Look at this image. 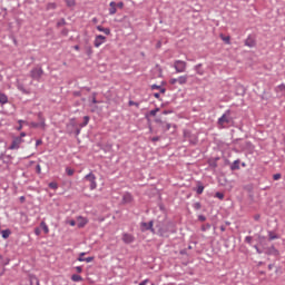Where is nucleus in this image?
<instances>
[{"label": "nucleus", "instance_id": "nucleus-1", "mask_svg": "<svg viewBox=\"0 0 285 285\" xmlns=\"http://www.w3.org/2000/svg\"><path fill=\"white\" fill-rule=\"evenodd\" d=\"M230 109H227L220 118H218L217 120V126L218 128L220 129H224L226 128V125L228 124H233V117H230Z\"/></svg>", "mask_w": 285, "mask_h": 285}, {"label": "nucleus", "instance_id": "nucleus-2", "mask_svg": "<svg viewBox=\"0 0 285 285\" xmlns=\"http://www.w3.org/2000/svg\"><path fill=\"white\" fill-rule=\"evenodd\" d=\"M168 233H177V230L175 229V224L173 222H168L166 225L158 228V235L160 237H168Z\"/></svg>", "mask_w": 285, "mask_h": 285}, {"label": "nucleus", "instance_id": "nucleus-3", "mask_svg": "<svg viewBox=\"0 0 285 285\" xmlns=\"http://www.w3.org/2000/svg\"><path fill=\"white\" fill-rule=\"evenodd\" d=\"M85 181H89V188L90 190H95L97 189V176H95L92 174V171H90L89 174H87L85 177H83Z\"/></svg>", "mask_w": 285, "mask_h": 285}, {"label": "nucleus", "instance_id": "nucleus-4", "mask_svg": "<svg viewBox=\"0 0 285 285\" xmlns=\"http://www.w3.org/2000/svg\"><path fill=\"white\" fill-rule=\"evenodd\" d=\"M30 77L33 81H41V77H43V69L41 67H36L30 71Z\"/></svg>", "mask_w": 285, "mask_h": 285}, {"label": "nucleus", "instance_id": "nucleus-5", "mask_svg": "<svg viewBox=\"0 0 285 285\" xmlns=\"http://www.w3.org/2000/svg\"><path fill=\"white\" fill-rule=\"evenodd\" d=\"M23 138L14 137L11 141V145L8 147V150H19L21 148V144H23Z\"/></svg>", "mask_w": 285, "mask_h": 285}, {"label": "nucleus", "instance_id": "nucleus-6", "mask_svg": "<svg viewBox=\"0 0 285 285\" xmlns=\"http://www.w3.org/2000/svg\"><path fill=\"white\" fill-rule=\"evenodd\" d=\"M187 66H188V63H186V61H184V60H175L174 61V68H175L176 72H186Z\"/></svg>", "mask_w": 285, "mask_h": 285}, {"label": "nucleus", "instance_id": "nucleus-7", "mask_svg": "<svg viewBox=\"0 0 285 285\" xmlns=\"http://www.w3.org/2000/svg\"><path fill=\"white\" fill-rule=\"evenodd\" d=\"M154 222L150 220L149 223H140V230L142 233H146V230H150V233H155V228L153 227L154 226Z\"/></svg>", "mask_w": 285, "mask_h": 285}, {"label": "nucleus", "instance_id": "nucleus-8", "mask_svg": "<svg viewBox=\"0 0 285 285\" xmlns=\"http://www.w3.org/2000/svg\"><path fill=\"white\" fill-rule=\"evenodd\" d=\"M265 255H273V257H279V250L272 245L271 247L264 248Z\"/></svg>", "mask_w": 285, "mask_h": 285}, {"label": "nucleus", "instance_id": "nucleus-9", "mask_svg": "<svg viewBox=\"0 0 285 285\" xmlns=\"http://www.w3.org/2000/svg\"><path fill=\"white\" fill-rule=\"evenodd\" d=\"M245 46H247V48H255V46H257V40H255V36L249 35L245 40Z\"/></svg>", "mask_w": 285, "mask_h": 285}, {"label": "nucleus", "instance_id": "nucleus-10", "mask_svg": "<svg viewBox=\"0 0 285 285\" xmlns=\"http://www.w3.org/2000/svg\"><path fill=\"white\" fill-rule=\"evenodd\" d=\"M105 41H106V36H101V35L96 36L94 40L95 48H100L101 46H104Z\"/></svg>", "mask_w": 285, "mask_h": 285}, {"label": "nucleus", "instance_id": "nucleus-11", "mask_svg": "<svg viewBox=\"0 0 285 285\" xmlns=\"http://www.w3.org/2000/svg\"><path fill=\"white\" fill-rule=\"evenodd\" d=\"M122 242L124 244H132L135 242V236H132V234L124 233Z\"/></svg>", "mask_w": 285, "mask_h": 285}, {"label": "nucleus", "instance_id": "nucleus-12", "mask_svg": "<svg viewBox=\"0 0 285 285\" xmlns=\"http://www.w3.org/2000/svg\"><path fill=\"white\" fill-rule=\"evenodd\" d=\"M132 203V194L125 193L122 196V204H131Z\"/></svg>", "mask_w": 285, "mask_h": 285}, {"label": "nucleus", "instance_id": "nucleus-13", "mask_svg": "<svg viewBox=\"0 0 285 285\" xmlns=\"http://www.w3.org/2000/svg\"><path fill=\"white\" fill-rule=\"evenodd\" d=\"M203 65L202 63H198L196 66H194V70L197 75H199V77H204V69H202Z\"/></svg>", "mask_w": 285, "mask_h": 285}, {"label": "nucleus", "instance_id": "nucleus-14", "mask_svg": "<svg viewBox=\"0 0 285 285\" xmlns=\"http://www.w3.org/2000/svg\"><path fill=\"white\" fill-rule=\"evenodd\" d=\"M78 228H83L86 226V224H88V218H85L82 216H79L78 217Z\"/></svg>", "mask_w": 285, "mask_h": 285}, {"label": "nucleus", "instance_id": "nucleus-15", "mask_svg": "<svg viewBox=\"0 0 285 285\" xmlns=\"http://www.w3.org/2000/svg\"><path fill=\"white\" fill-rule=\"evenodd\" d=\"M109 6V14H117V3L115 1H111Z\"/></svg>", "mask_w": 285, "mask_h": 285}, {"label": "nucleus", "instance_id": "nucleus-16", "mask_svg": "<svg viewBox=\"0 0 285 285\" xmlns=\"http://www.w3.org/2000/svg\"><path fill=\"white\" fill-rule=\"evenodd\" d=\"M163 132H168V130H170V128H173V125L169 124V122H161V126H160Z\"/></svg>", "mask_w": 285, "mask_h": 285}, {"label": "nucleus", "instance_id": "nucleus-17", "mask_svg": "<svg viewBox=\"0 0 285 285\" xmlns=\"http://www.w3.org/2000/svg\"><path fill=\"white\" fill-rule=\"evenodd\" d=\"M0 234H1L2 239H8V237H10V235H12V232L10 229H2L0 232Z\"/></svg>", "mask_w": 285, "mask_h": 285}, {"label": "nucleus", "instance_id": "nucleus-18", "mask_svg": "<svg viewBox=\"0 0 285 285\" xmlns=\"http://www.w3.org/2000/svg\"><path fill=\"white\" fill-rule=\"evenodd\" d=\"M96 28L98 32H104V35H107V36L110 35V28H104L102 26H97Z\"/></svg>", "mask_w": 285, "mask_h": 285}, {"label": "nucleus", "instance_id": "nucleus-19", "mask_svg": "<svg viewBox=\"0 0 285 285\" xmlns=\"http://www.w3.org/2000/svg\"><path fill=\"white\" fill-rule=\"evenodd\" d=\"M276 92L281 94V97H285V85L282 83L279 86L276 87Z\"/></svg>", "mask_w": 285, "mask_h": 285}, {"label": "nucleus", "instance_id": "nucleus-20", "mask_svg": "<svg viewBox=\"0 0 285 285\" xmlns=\"http://www.w3.org/2000/svg\"><path fill=\"white\" fill-rule=\"evenodd\" d=\"M239 164L242 161L239 159H236L232 165H230V170H239Z\"/></svg>", "mask_w": 285, "mask_h": 285}, {"label": "nucleus", "instance_id": "nucleus-21", "mask_svg": "<svg viewBox=\"0 0 285 285\" xmlns=\"http://www.w3.org/2000/svg\"><path fill=\"white\" fill-rule=\"evenodd\" d=\"M177 81L180 86H184V83L188 82V76H180L177 78Z\"/></svg>", "mask_w": 285, "mask_h": 285}, {"label": "nucleus", "instance_id": "nucleus-22", "mask_svg": "<svg viewBox=\"0 0 285 285\" xmlns=\"http://www.w3.org/2000/svg\"><path fill=\"white\" fill-rule=\"evenodd\" d=\"M38 120L41 124V128H46V118H43V114H38Z\"/></svg>", "mask_w": 285, "mask_h": 285}, {"label": "nucleus", "instance_id": "nucleus-23", "mask_svg": "<svg viewBox=\"0 0 285 285\" xmlns=\"http://www.w3.org/2000/svg\"><path fill=\"white\" fill-rule=\"evenodd\" d=\"M40 228H42L45 235H48V233H50V229L48 228V225L46 224V222L40 223Z\"/></svg>", "mask_w": 285, "mask_h": 285}, {"label": "nucleus", "instance_id": "nucleus-24", "mask_svg": "<svg viewBox=\"0 0 285 285\" xmlns=\"http://www.w3.org/2000/svg\"><path fill=\"white\" fill-rule=\"evenodd\" d=\"M71 281L72 282H82L83 281V277H81L79 274H73L71 276Z\"/></svg>", "mask_w": 285, "mask_h": 285}, {"label": "nucleus", "instance_id": "nucleus-25", "mask_svg": "<svg viewBox=\"0 0 285 285\" xmlns=\"http://www.w3.org/2000/svg\"><path fill=\"white\" fill-rule=\"evenodd\" d=\"M8 102V96L6 94H0V104L6 105Z\"/></svg>", "mask_w": 285, "mask_h": 285}, {"label": "nucleus", "instance_id": "nucleus-26", "mask_svg": "<svg viewBox=\"0 0 285 285\" xmlns=\"http://www.w3.org/2000/svg\"><path fill=\"white\" fill-rule=\"evenodd\" d=\"M268 238L269 242H273V239H279V236L273 232H268Z\"/></svg>", "mask_w": 285, "mask_h": 285}, {"label": "nucleus", "instance_id": "nucleus-27", "mask_svg": "<svg viewBox=\"0 0 285 285\" xmlns=\"http://www.w3.org/2000/svg\"><path fill=\"white\" fill-rule=\"evenodd\" d=\"M68 8H75L77 6V2L75 0H65Z\"/></svg>", "mask_w": 285, "mask_h": 285}, {"label": "nucleus", "instance_id": "nucleus-28", "mask_svg": "<svg viewBox=\"0 0 285 285\" xmlns=\"http://www.w3.org/2000/svg\"><path fill=\"white\" fill-rule=\"evenodd\" d=\"M210 228H212V225H210L209 223H207V224H205V225H203V226L200 227V230H202L203 233H206V230H210Z\"/></svg>", "mask_w": 285, "mask_h": 285}, {"label": "nucleus", "instance_id": "nucleus-29", "mask_svg": "<svg viewBox=\"0 0 285 285\" xmlns=\"http://www.w3.org/2000/svg\"><path fill=\"white\" fill-rule=\"evenodd\" d=\"M47 10H57V3L55 2H49L47 4Z\"/></svg>", "mask_w": 285, "mask_h": 285}, {"label": "nucleus", "instance_id": "nucleus-30", "mask_svg": "<svg viewBox=\"0 0 285 285\" xmlns=\"http://www.w3.org/2000/svg\"><path fill=\"white\" fill-rule=\"evenodd\" d=\"M89 121H90V117L85 116V117H83V122L80 125L81 128H86V125L89 124Z\"/></svg>", "mask_w": 285, "mask_h": 285}, {"label": "nucleus", "instance_id": "nucleus-31", "mask_svg": "<svg viewBox=\"0 0 285 285\" xmlns=\"http://www.w3.org/2000/svg\"><path fill=\"white\" fill-rule=\"evenodd\" d=\"M196 193L197 195H202V193H204V185L199 184L196 188Z\"/></svg>", "mask_w": 285, "mask_h": 285}, {"label": "nucleus", "instance_id": "nucleus-32", "mask_svg": "<svg viewBox=\"0 0 285 285\" xmlns=\"http://www.w3.org/2000/svg\"><path fill=\"white\" fill-rule=\"evenodd\" d=\"M194 210H202V203L197 202L193 204Z\"/></svg>", "mask_w": 285, "mask_h": 285}, {"label": "nucleus", "instance_id": "nucleus-33", "mask_svg": "<svg viewBox=\"0 0 285 285\" xmlns=\"http://www.w3.org/2000/svg\"><path fill=\"white\" fill-rule=\"evenodd\" d=\"M49 188H51V190H57V188H59V185L55 181L49 183Z\"/></svg>", "mask_w": 285, "mask_h": 285}, {"label": "nucleus", "instance_id": "nucleus-34", "mask_svg": "<svg viewBox=\"0 0 285 285\" xmlns=\"http://www.w3.org/2000/svg\"><path fill=\"white\" fill-rule=\"evenodd\" d=\"M66 174L69 176V177H72V175H75V169L70 168V167H67L66 168Z\"/></svg>", "mask_w": 285, "mask_h": 285}, {"label": "nucleus", "instance_id": "nucleus-35", "mask_svg": "<svg viewBox=\"0 0 285 285\" xmlns=\"http://www.w3.org/2000/svg\"><path fill=\"white\" fill-rule=\"evenodd\" d=\"M158 112H159V108L157 107V108L150 110V111H149V115H150L151 117H157V114H158Z\"/></svg>", "mask_w": 285, "mask_h": 285}, {"label": "nucleus", "instance_id": "nucleus-36", "mask_svg": "<svg viewBox=\"0 0 285 285\" xmlns=\"http://www.w3.org/2000/svg\"><path fill=\"white\" fill-rule=\"evenodd\" d=\"M61 26H66V19L61 18L58 22H57V28H61Z\"/></svg>", "mask_w": 285, "mask_h": 285}, {"label": "nucleus", "instance_id": "nucleus-37", "mask_svg": "<svg viewBox=\"0 0 285 285\" xmlns=\"http://www.w3.org/2000/svg\"><path fill=\"white\" fill-rule=\"evenodd\" d=\"M222 40H223L225 43L230 45V36H226V37L222 36Z\"/></svg>", "mask_w": 285, "mask_h": 285}, {"label": "nucleus", "instance_id": "nucleus-38", "mask_svg": "<svg viewBox=\"0 0 285 285\" xmlns=\"http://www.w3.org/2000/svg\"><path fill=\"white\" fill-rule=\"evenodd\" d=\"M273 179L274 181H279V179H282V174H274Z\"/></svg>", "mask_w": 285, "mask_h": 285}, {"label": "nucleus", "instance_id": "nucleus-39", "mask_svg": "<svg viewBox=\"0 0 285 285\" xmlns=\"http://www.w3.org/2000/svg\"><path fill=\"white\" fill-rule=\"evenodd\" d=\"M85 255H86V252L80 253L78 257V262H83L86 259V257H83Z\"/></svg>", "mask_w": 285, "mask_h": 285}, {"label": "nucleus", "instance_id": "nucleus-40", "mask_svg": "<svg viewBox=\"0 0 285 285\" xmlns=\"http://www.w3.org/2000/svg\"><path fill=\"white\" fill-rule=\"evenodd\" d=\"M87 264H90V262H95V257L94 256H89V257H85V261Z\"/></svg>", "mask_w": 285, "mask_h": 285}, {"label": "nucleus", "instance_id": "nucleus-41", "mask_svg": "<svg viewBox=\"0 0 285 285\" xmlns=\"http://www.w3.org/2000/svg\"><path fill=\"white\" fill-rule=\"evenodd\" d=\"M245 242L246 244H253V236H246Z\"/></svg>", "mask_w": 285, "mask_h": 285}, {"label": "nucleus", "instance_id": "nucleus-42", "mask_svg": "<svg viewBox=\"0 0 285 285\" xmlns=\"http://www.w3.org/2000/svg\"><path fill=\"white\" fill-rule=\"evenodd\" d=\"M31 128H41V122H31Z\"/></svg>", "mask_w": 285, "mask_h": 285}, {"label": "nucleus", "instance_id": "nucleus-43", "mask_svg": "<svg viewBox=\"0 0 285 285\" xmlns=\"http://www.w3.org/2000/svg\"><path fill=\"white\" fill-rule=\"evenodd\" d=\"M215 197H217V199H224V194L220 193V191H217V193L215 194Z\"/></svg>", "mask_w": 285, "mask_h": 285}, {"label": "nucleus", "instance_id": "nucleus-44", "mask_svg": "<svg viewBox=\"0 0 285 285\" xmlns=\"http://www.w3.org/2000/svg\"><path fill=\"white\" fill-rule=\"evenodd\" d=\"M254 248L258 255H262V253H264V250L259 249V246L257 245H254Z\"/></svg>", "mask_w": 285, "mask_h": 285}, {"label": "nucleus", "instance_id": "nucleus-45", "mask_svg": "<svg viewBox=\"0 0 285 285\" xmlns=\"http://www.w3.org/2000/svg\"><path fill=\"white\" fill-rule=\"evenodd\" d=\"M10 264V258H6L4 261L1 262L2 266H8Z\"/></svg>", "mask_w": 285, "mask_h": 285}, {"label": "nucleus", "instance_id": "nucleus-46", "mask_svg": "<svg viewBox=\"0 0 285 285\" xmlns=\"http://www.w3.org/2000/svg\"><path fill=\"white\" fill-rule=\"evenodd\" d=\"M164 122H165V121L161 120V118H156V119H155V124H158L159 127H161V124H164Z\"/></svg>", "mask_w": 285, "mask_h": 285}, {"label": "nucleus", "instance_id": "nucleus-47", "mask_svg": "<svg viewBox=\"0 0 285 285\" xmlns=\"http://www.w3.org/2000/svg\"><path fill=\"white\" fill-rule=\"evenodd\" d=\"M94 97H92V100H91V104H99V101H97V94H92Z\"/></svg>", "mask_w": 285, "mask_h": 285}, {"label": "nucleus", "instance_id": "nucleus-48", "mask_svg": "<svg viewBox=\"0 0 285 285\" xmlns=\"http://www.w3.org/2000/svg\"><path fill=\"white\" fill-rule=\"evenodd\" d=\"M36 173H37L38 175H41V165H37V166H36Z\"/></svg>", "mask_w": 285, "mask_h": 285}, {"label": "nucleus", "instance_id": "nucleus-49", "mask_svg": "<svg viewBox=\"0 0 285 285\" xmlns=\"http://www.w3.org/2000/svg\"><path fill=\"white\" fill-rule=\"evenodd\" d=\"M169 83H171V86H175V83H178L177 78H171V79L169 80Z\"/></svg>", "mask_w": 285, "mask_h": 285}, {"label": "nucleus", "instance_id": "nucleus-50", "mask_svg": "<svg viewBox=\"0 0 285 285\" xmlns=\"http://www.w3.org/2000/svg\"><path fill=\"white\" fill-rule=\"evenodd\" d=\"M198 222H206V216L198 215Z\"/></svg>", "mask_w": 285, "mask_h": 285}, {"label": "nucleus", "instance_id": "nucleus-51", "mask_svg": "<svg viewBox=\"0 0 285 285\" xmlns=\"http://www.w3.org/2000/svg\"><path fill=\"white\" fill-rule=\"evenodd\" d=\"M129 106H136L137 108H139V102H135L132 100H129Z\"/></svg>", "mask_w": 285, "mask_h": 285}, {"label": "nucleus", "instance_id": "nucleus-52", "mask_svg": "<svg viewBox=\"0 0 285 285\" xmlns=\"http://www.w3.org/2000/svg\"><path fill=\"white\" fill-rule=\"evenodd\" d=\"M161 86L151 85V90H160Z\"/></svg>", "mask_w": 285, "mask_h": 285}, {"label": "nucleus", "instance_id": "nucleus-53", "mask_svg": "<svg viewBox=\"0 0 285 285\" xmlns=\"http://www.w3.org/2000/svg\"><path fill=\"white\" fill-rule=\"evenodd\" d=\"M68 224H69L70 226H77V222H75V219L69 220Z\"/></svg>", "mask_w": 285, "mask_h": 285}, {"label": "nucleus", "instance_id": "nucleus-54", "mask_svg": "<svg viewBox=\"0 0 285 285\" xmlns=\"http://www.w3.org/2000/svg\"><path fill=\"white\" fill-rule=\"evenodd\" d=\"M264 239H266V237H264V236L258 237V242H259L261 246L263 245Z\"/></svg>", "mask_w": 285, "mask_h": 285}, {"label": "nucleus", "instance_id": "nucleus-55", "mask_svg": "<svg viewBox=\"0 0 285 285\" xmlns=\"http://www.w3.org/2000/svg\"><path fill=\"white\" fill-rule=\"evenodd\" d=\"M77 273H83V268L81 266L76 267Z\"/></svg>", "mask_w": 285, "mask_h": 285}, {"label": "nucleus", "instance_id": "nucleus-56", "mask_svg": "<svg viewBox=\"0 0 285 285\" xmlns=\"http://www.w3.org/2000/svg\"><path fill=\"white\" fill-rule=\"evenodd\" d=\"M41 144H43V140L41 139L36 140V147L41 146Z\"/></svg>", "mask_w": 285, "mask_h": 285}, {"label": "nucleus", "instance_id": "nucleus-57", "mask_svg": "<svg viewBox=\"0 0 285 285\" xmlns=\"http://www.w3.org/2000/svg\"><path fill=\"white\" fill-rule=\"evenodd\" d=\"M35 235H37V236L39 237V235H41V229L36 228V229H35Z\"/></svg>", "mask_w": 285, "mask_h": 285}, {"label": "nucleus", "instance_id": "nucleus-58", "mask_svg": "<svg viewBox=\"0 0 285 285\" xmlns=\"http://www.w3.org/2000/svg\"><path fill=\"white\" fill-rule=\"evenodd\" d=\"M151 141H154V142H155V141H159V136L153 137V138H151Z\"/></svg>", "mask_w": 285, "mask_h": 285}, {"label": "nucleus", "instance_id": "nucleus-59", "mask_svg": "<svg viewBox=\"0 0 285 285\" xmlns=\"http://www.w3.org/2000/svg\"><path fill=\"white\" fill-rule=\"evenodd\" d=\"M19 199H20V203L23 204L26 202V196H21Z\"/></svg>", "mask_w": 285, "mask_h": 285}, {"label": "nucleus", "instance_id": "nucleus-60", "mask_svg": "<svg viewBox=\"0 0 285 285\" xmlns=\"http://www.w3.org/2000/svg\"><path fill=\"white\" fill-rule=\"evenodd\" d=\"M18 89H20L21 92H26V89H24L23 86H21V85L18 86Z\"/></svg>", "mask_w": 285, "mask_h": 285}, {"label": "nucleus", "instance_id": "nucleus-61", "mask_svg": "<svg viewBox=\"0 0 285 285\" xmlns=\"http://www.w3.org/2000/svg\"><path fill=\"white\" fill-rule=\"evenodd\" d=\"M116 6L117 8H124V2H118Z\"/></svg>", "mask_w": 285, "mask_h": 285}, {"label": "nucleus", "instance_id": "nucleus-62", "mask_svg": "<svg viewBox=\"0 0 285 285\" xmlns=\"http://www.w3.org/2000/svg\"><path fill=\"white\" fill-rule=\"evenodd\" d=\"M159 91L161 92V95H164L166 92V88L160 87Z\"/></svg>", "mask_w": 285, "mask_h": 285}, {"label": "nucleus", "instance_id": "nucleus-63", "mask_svg": "<svg viewBox=\"0 0 285 285\" xmlns=\"http://www.w3.org/2000/svg\"><path fill=\"white\" fill-rule=\"evenodd\" d=\"M87 55L90 57V55H92V48H89L88 50H87Z\"/></svg>", "mask_w": 285, "mask_h": 285}, {"label": "nucleus", "instance_id": "nucleus-64", "mask_svg": "<svg viewBox=\"0 0 285 285\" xmlns=\"http://www.w3.org/2000/svg\"><path fill=\"white\" fill-rule=\"evenodd\" d=\"M147 282H148V279H145V281L140 282L139 285H146Z\"/></svg>", "mask_w": 285, "mask_h": 285}]
</instances>
